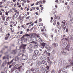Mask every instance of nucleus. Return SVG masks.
<instances>
[{
    "instance_id": "e2e57ef3",
    "label": "nucleus",
    "mask_w": 73,
    "mask_h": 73,
    "mask_svg": "<svg viewBox=\"0 0 73 73\" xmlns=\"http://www.w3.org/2000/svg\"><path fill=\"white\" fill-rule=\"evenodd\" d=\"M33 28L32 27L31 29L29 30L30 31H33Z\"/></svg>"
},
{
    "instance_id": "338daca9",
    "label": "nucleus",
    "mask_w": 73,
    "mask_h": 73,
    "mask_svg": "<svg viewBox=\"0 0 73 73\" xmlns=\"http://www.w3.org/2000/svg\"><path fill=\"white\" fill-rule=\"evenodd\" d=\"M15 73H19V71L18 70H16L15 71Z\"/></svg>"
},
{
    "instance_id": "cd10ccee",
    "label": "nucleus",
    "mask_w": 73,
    "mask_h": 73,
    "mask_svg": "<svg viewBox=\"0 0 73 73\" xmlns=\"http://www.w3.org/2000/svg\"><path fill=\"white\" fill-rule=\"evenodd\" d=\"M24 36H25L23 35L21 38V40L22 41H23V40H24Z\"/></svg>"
},
{
    "instance_id": "ddd939ff",
    "label": "nucleus",
    "mask_w": 73,
    "mask_h": 73,
    "mask_svg": "<svg viewBox=\"0 0 73 73\" xmlns=\"http://www.w3.org/2000/svg\"><path fill=\"white\" fill-rule=\"evenodd\" d=\"M62 53L63 54H64L65 56H66L68 54V52H64L63 51H62Z\"/></svg>"
},
{
    "instance_id": "de8ad7c7",
    "label": "nucleus",
    "mask_w": 73,
    "mask_h": 73,
    "mask_svg": "<svg viewBox=\"0 0 73 73\" xmlns=\"http://www.w3.org/2000/svg\"><path fill=\"white\" fill-rule=\"evenodd\" d=\"M62 70L63 72H65V69L64 68H62Z\"/></svg>"
},
{
    "instance_id": "5701e85b",
    "label": "nucleus",
    "mask_w": 73,
    "mask_h": 73,
    "mask_svg": "<svg viewBox=\"0 0 73 73\" xmlns=\"http://www.w3.org/2000/svg\"><path fill=\"white\" fill-rule=\"evenodd\" d=\"M24 36H26V37H31V34H28L24 35Z\"/></svg>"
},
{
    "instance_id": "412c9836",
    "label": "nucleus",
    "mask_w": 73,
    "mask_h": 73,
    "mask_svg": "<svg viewBox=\"0 0 73 73\" xmlns=\"http://www.w3.org/2000/svg\"><path fill=\"white\" fill-rule=\"evenodd\" d=\"M53 46H55V47H56V46L58 45V44L57 43H54L52 44Z\"/></svg>"
},
{
    "instance_id": "13d9d810",
    "label": "nucleus",
    "mask_w": 73,
    "mask_h": 73,
    "mask_svg": "<svg viewBox=\"0 0 73 73\" xmlns=\"http://www.w3.org/2000/svg\"><path fill=\"white\" fill-rule=\"evenodd\" d=\"M31 27H32V25H29V28H31Z\"/></svg>"
},
{
    "instance_id": "8fccbe9b",
    "label": "nucleus",
    "mask_w": 73,
    "mask_h": 73,
    "mask_svg": "<svg viewBox=\"0 0 73 73\" xmlns=\"http://www.w3.org/2000/svg\"><path fill=\"white\" fill-rule=\"evenodd\" d=\"M30 18V16H28L26 18L27 20H29V19Z\"/></svg>"
},
{
    "instance_id": "a878e982",
    "label": "nucleus",
    "mask_w": 73,
    "mask_h": 73,
    "mask_svg": "<svg viewBox=\"0 0 73 73\" xmlns=\"http://www.w3.org/2000/svg\"><path fill=\"white\" fill-rule=\"evenodd\" d=\"M40 62L41 64H44L45 63V61L44 60H43L40 61Z\"/></svg>"
},
{
    "instance_id": "09e8293b",
    "label": "nucleus",
    "mask_w": 73,
    "mask_h": 73,
    "mask_svg": "<svg viewBox=\"0 0 73 73\" xmlns=\"http://www.w3.org/2000/svg\"><path fill=\"white\" fill-rule=\"evenodd\" d=\"M29 64H31V60H30L28 61Z\"/></svg>"
},
{
    "instance_id": "bb28decb",
    "label": "nucleus",
    "mask_w": 73,
    "mask_h": 73,
    "mask_svg": "<svg viewBox=\"0 0 73 73\" xmlns=\"http://www.w3.org/2000/svg\"><path fill=\"white\" fill-rule=\"evenodd\" d=\"M13 59L12 60H11L10 62H9L8 63V65H10V64H11V63L12 62H13Z\"/></svg>"
},
{
    "instance_id": "e433bc0d",
    "label": "nucleus",
    "mask_w": 73,
    "mask_h": 73,
    "mask_svg": "<svg viewBox=\"0 0 73 73\" xmlns=\"http://www.w3.org/2000/svg\"><path fill=\"white\" fill-rule=\"evenodd\" d=\"M11 70L12 72H13V71H14L15 70V68L14 67H13L11 68Z\"/></svg>"
},
{
    "instance_id": "c756f323",
    "label": "nucleus",
    "mask_w": 73,
    "mask_h": 73,
    "mask_svg": "<svg viewBox=\"0 0 73 73\" xmlns=\"http://www.w3.org/2000/svg\"><path fill=\"white\" fill-rule=\"evenodd\" d=\"M68 17L70 18H71V17H72V14H71V13L69 14L68 15Z\"/></svg>"
},
{
    "instance_id": "dca6fc26",
    "label": "nucleus",
    "mask_w": 73,
    "mask_h": 73,
    "mask_svg": "<svg viewBox=\"0 0 73 73\" xmlns=\"http://www.w3.org/2000/svg\"><path fill=\"white\" fill-rule=\"evenodd\" d=\"M38 41L40 42H44V41L42 40L41 38H39L38 39Z\"/></svg>"
},
{
    "instance_id": "58836bf2",
    "label": "nucleus",
    "mask_w": 73,
    "mask_h": 73,
    "mask_svg": "<svg viewBox=\"0 0 73 73\" xmlns=\"http://www.w3.org/2000/svg\"><path fill=\"white\" fill-rule=\"evenodd\" d=\"M5 15H6V16H7L8 15V12L7 11H6L5 13Z\"/></svg>"
},
{
    "instance_id": "4d7b16f0",
    "label": "nucleus",
    "mask_w": 73,
    "mask_h": 73,
    "mask_svg": "<svg viewBox=\"0 0 73 73\" xmlns=\"http://www.w3.org/2000/svg\"><path fill=\"white\" fill-rule=\"evenodd\" d=\"M3 29V27H1L0 29V32H2V29Z\"/></svg>"
},
{
    "instance_id": "20e7f679",
    "label": "nucleus",
    "mask_w": 73,
    "mask_h": 73,
    "mask_svg": "<svg viewBox=\"0 0 73 73\" xmlns=\"http://www.w3.org/2000/svg\"><path fill=\"white\" fill-rule=\"evenodd\" d=\"M21 54L22 55V59L23 60H27L28 59V56H27V55H24L23 54Z\"/></svg>"
},
{
    "instance_id": "9b49d317",
    "label": "nucleus",
    "mask_w": 73,
    "mask_h": 73,
    "mask_svg": "<svg viewBox=\"0 0 73 73\" xmlns=\"http://www.w3.org/2000/svg\"><path fill=\"white\" fill-rule=\"evenodd\" d=\"M36 34L35 33H33L32 34H30V36L31 38H32V37H35V36H36Z\"/></svg>"
},
{
    "instance_id": "4be33fe9",
    "label": "nucleus",
    "mask_w": 73,
    "mask_h": 73,
    "mask_svg": "<svg viewBox=\"0 0 73 73\" xmlns=\"http://www.w3.org/2000/svg\"><path fill=\"white\" fill-rule=\"evenodd\" d=\"M39 50L40 51V52L42 53H43V52H44V50L43 49H39Z\"/></svg>"
},
{
    "instance_id": "393cba45",
    "label": "nucleus",
    "mask_w": 73,
    "mask_h": 73,
    "mask_svg": "<svg viewBox=\"0 0 73 73\" xmlns=\"http://www.w3.org/2000/svg\"><path fill=\"white\" fill-rule=\"evenodd\" d=\"M11 19V17H8L6 19V21H8V20H9V19L10 20Z\"/></svg>"
},
{
    "instance_id": "f03ea898",
    "label": "nucleus",
    "mask_w": 73,
    "mask_h": 73,
    "mask_svg": "<svg viewBox=\"0 0 73 73\" xmlns=\"http://www.w3.org/2000/svg\"><path fill=\"white\" fill-rule=\"evenodd\" d=\"M68 62L70 64V65L67 66L65 67V69H68L70 68L71 67V66H72L73 64V62L71 60V59H69L68 60Z\"/></svg>"
},
{
    "instance_id": "0e129e2a",
    "label": "nucleus",
    "mask_w": 73,
    "mask_h": 73,
    "mask_svg": "<svg viewBox=\"0 0 73 73\" xmlns=\"http://www.w3.org/2000/svg\"><path fill=\"white\" fill-rule=\"evenodd\" d=\"M27 73H30V71L29 70H28L27 71Z\"/></svg>"
},
{
    "instance_id": "6ab92c4d",
    "label": "nucleus",
    "mask_w": 73,
    "mask_h": 73,
    "mask_svg": "<svg viewBox=\"0 0 73 73\" xmlns=\"http://www.w3.org/2000/svg\"><path fill=\"white\" fill-rule=\"evenodd\" d=\"M67 63H66V62L65 60H64L63 62V64L64 65H66Z\"/></svg>"
},
{
    "instance_id": "c85d7f7f",
    "label": "nucleus",
    "mask_w": 73,
    "mask_h": 73,
    "mask_svg": "<svg viewBox=\"0 0 73 73\" xmlns=\"http://www.w3.org/2000/svg\"><path fill=\"white\" fill-rule=\"evenodd\" d=\"M37 48H38V46L35 45L34 46V49H37Z\"/></svg>"
},
{
    "instance_id": "3c124183",
    "label": "nucleus",
    "mask_w": 73,
    "mask_h": 73,
    "mask_svg": "<svg viewBox=\"0 0 73 73\" xmlns=\"http://www.w3.org/2000/svg\"><path fill=\"white\" fill-rule=\"evenodd\" d=\"M71 26L72 27H73V22H72L71 23Z\"/></svg>"
},
{
    "instance_id": "a211bd4d",
    "label": "nucleus",
    "mask_w": 73,
    "mask_h": 73,
    "mask_svg": "<svg viewBox=\"0 0 73 73\" xmlns=\"http://www.w3.org/2000/svg\"><path fill=\"white\" fill-rule=\"evenodd\" d=\"M3 60H4V59H7V60H9V58L6 57V56H4L3 57Z\"/></svg>"
},
{
    "instance_id": "0eeeda50",
    "label": "nucleus",
    "mask_w": 73,
    "mask_h": 73,
    "mask_svg": "<svg viewBox=\"0 0 73 73\" xmlns=\"http://www.w3.org/2000/svg\"><path fill=\"white\" fill-rule=\"evenodd\" d=\"M44 59L45 60H46L47 59V62H49V61H50V58H49V57H48V56H46L45 57H44Z\"/></svg>"
},
{
    "instance_id": "6e6552de",
    "label": "nucleus",
    "mask_w": 73,
    "mask_h": 73,
    "mask_svg": "<svg viewBox=\"0 0 73 73\" xmlns=\"http://www.w3.org/2000/svg\"><path fill=\"white\" fill-rule=\"evenodd\" d=\"M66 44H67V42L65 43V42L63 41H62V45L63 46H66Z\"/></svg>"
},
{
    "instance_id": "1a4fd4ad",
    "label": "nucleus",
    "mask_w": 73,
    "mask_h": 73,
    "mask_svg": "<svg viewBox=\"0 0 73 73\" xmlns=\"http://www.w3.org/2000/svg\"><path fill=\"white\" fill-rule=\"evenodd\" d=\"M17 52V50H14L12 51V52L11 53L12 54H15Z\"/></svg>"
},
{
    "instance_id": "bf43d9fd",
    "label": "nucleus",
    "mask_w": 73,
    "mask_h": 73,
    "mask_svg": "<svg viewBox=\"0 0 73 73\" xmlns=\"http://www.w3.org/2000/svg\"><path fill=\"white\" fill-rule=\"evenodd\" d=\"M4 17V15H2L1 16V17L2 18V19H3V17Z\"/></svg>"
},
{
    "instance_id": "37998d69",
    "label": "nucleus",
    "mask_w": 73,
    "mask_h": 73,
    "mask_svg": "<svg viewBox=\"0 0 73 73\" xmlns=\"http://www.w3.org/2000/svg\"><path fill=\"white\" fill-rule=\"evenodd\" d=\"M8 37H9V36L6 37L5 38V40H8Z\"/></svg>"
},
{
    "instance_id": "4468645a",
    "label": "nucleus",
    "mask_w": 73,
    "mask_h": 73,
    "mask_svg": "<svg viewBox=\"0 0 73 73\" xmlns=\"http://www.w3.org/2000/svg\"><path fill=\"white\" fill-rule=\"evenodd\" d=\"M41 62H38L36 63V66L38 67L40 66L41 65Z\"/></svg>"
},
{
    "instance_id": "c9c22d12",
    "label": "nucleus",
    "mask_w": 73,
    "mask_h": 73,
    "mask_svg": "<svg viewBox=\"0 0 73 73\" xmlns=\"http://www.w3.org/2000/svg\"><path fill=\"white\" fill-rule=\"evenodd\" d=\"M4 24L5 25H8V23L7 22H4Z\"/></svg>"
},
{
    "instance_id": "423d86ee",
    "label": "nucleus",
    "mask_w": 73,
    "mask_h": 73,
    "mask_svg": "<svg viewBox=\"0 0 73 73\" xmlns=\"http://www.w3.org/2000/svg\"><path fill=\"white\" fill-rule=\"evenodd\" d=\"M38 58V55H34L33 56L32 58L33 60H37Z\"/></svg>"
},
{
    "instance_id": "7ed1b4c3",
    "label": "nucleus",
    "mask_w": 73,
    "mask_h": 73,
    "mask_svg": "<svg viewBox=\"0 0 73 73\" xmlns=\"http://www.w3.org/2000/svg\"><path fill=\"white\" fill-rule=\"evenodd\" d=\"M27 46V44H22L21 45L20 48V49H23L22 50L23 52V53H25V47Z\"/></svg>"
},
{
    "instance_id": "ea45409f",
    "label": "nucleus",
    "mask_w": 73,
    "mask_h": 73,
    "mask_svg": "<svg viewBox=\"0 0 73 73\" xmlns=\"http://www.w3.org/2000/svg\"><path fill=\"white\" fill-rule=\"evenodd\" d=\"M57 27L59 29H60V28H61V27L59 25L57 26Z\"/></svg>"
},
{
    "instance_id": "f257e3e1",
    "label": "nucleus",
    "mask_w": 73,
    "mask_h": 73,
    "mask_svg": "<svg viewBox=\"0 0 73 73\" xmlns=\"http://www.w3.org/2000/svg\"><path fill=\"white\" fill-rule=\"evenodd\" d=\"M49 68V67L48 66H47L45 68H44V67L42 66H41L40 67V70L44 72V73H46Z\"/></svg>"
},
{
    "instance_id": "72a5a7b5",
    "label": "nucleus",
    "mask_w": 73,
    "mask_h": 73,
    "mask_svg": "<svg viewBox=\"0 0 73 73\" xmlns=\"http://www.w3.org/2000/svg\"><path fill=\"white\" fill-rule=\"evenodd\" d=\"M43 24L42 23H40L39 24V26H43Z\"/></svg>"
},
{
    "instance_id": "7c9ffc66",
    "label": "nucleus",
    "mask_w": 73,
    "mask_h": 73,
    "mask_svg": "<svg viewBox=\"0 0 73 73\" xmlns=\"http://www.w3.org/2000/svg\"><path fill=\"white\" fill-rule=\"evenodd\" d=\"M19 65H20V64H16L15 66V68H17V67L19 66Z\"/></svg>"
},
{
    "instance_id": "39448f33",
    "label": "nucleus",
    "mask_w": 73,
    "mask_h": 73,
    "mask_svg": "<svg viewBox=\"0 0 73 73\" xmlns=\"http://www.w3.org/2000/svg\"><path fill=\"white\" fill-rule=\"evenodd\" d=\"M46 45V43L44 42L40 43V46L42 49H43L45 47V45Z\"/></svg>"
},
{
    "instance_id": "49530a36",
    "label": "nucleus",
    "mask_w": 73,
    "mask_h": 73,
    "mask_svg": "<svg viewBox=\"0 0 73 73\" xmlns=\"http://www.w3.org/2000/svg\"><path fill=\"white\" fill-rule=\"evenodd\" d=\"M47 53L48 52H46V50H45V51L44 52V54H47Z\"/></svg>"
},
{
    "instance_id": "864d4df0",
    "label": "nucleus",
    "mask_w": 73,
    "mask_h": 73,
    "mask_svg": "<svg viewBox=\"0 0 73 73\" xmlns=\"http://www.w3.org/2000/svg\"><path fill=\"white\" fill-rule=\"evenodd\" d=\"M70 20L71 21H73V17H72Z\"/></svg>"
},
{
    "instance_id": "680f3d73",
    "label": "nucleus",
    "mask_w": 73,
    "mask_h": 73,
    "mask_svg": "<svg viewBox=\"0 0 73 73\" xmlns=\"http://www.w3.org/2000/svg\"><path fill=\"white\" fill-rule=\"evenodd\" d=\"M67 8L68 9H70V7H69V6L68 5L67 6Z\"/></svg>"
},
{
    "instance_id": "69168bd1",
    "label": "nucleus",
    "mask_w": 73,
    "mask_h": 73,
    "mask_svg": "<svg viewBox=\"0 0 73 73\" xmlns=\"http://www.w3.org/2000/svg\"><path fill=\"white\" fill-rule=\"evenodd\" d=\"M2 19H3V21H5V17H4L2 18Z\"/></svg>"
},
{
    "instance_id": "79ce46f5",
    "label": "nucleus",
    "mask_w": 73,
    "mask_h": 73,
    "mask_svg": "<svg viewBox=\"0 0 73 73\" xmlns=\"http://www.w3.org/2000/svg\"><path fill=\"white\" fill-rule=\"evenodd\" d=\"M55 71L54 69H53L51 71V73H54Z\"/></svg>"
},
{
    "instance_id": "f3484780",
    "label": "nucleus",
    "mask_w": 73,
    "mask_h": 73,
    "mask_svg": "<svg viewBox=\"0 0 73 73\" xmlns=\"http://www.w3.org/2000/svg\"><path fill=\"white\" fill-rule=\"evenodd\" d=\"M38 51L37 50H35L34 53L35 54H37L38 53Z\"/></svg>"
},
{
    "instance_id": "052dcab7",
    "label": "nucleus",
    "mask_w": 73,
    "mask_h": 73,
    "mask_svg": "<svg viewBox=\"0 0 73 73\" xmlns=\"http://www.w3.org/2000/svg\"><path fill=\"white\" fill-rule=\"evenodd\" d=\"M32 8L33 10L35 9H36V7H32Z\"/></svg>"
},
{
    "instance_id": "c03bdc74",
    "label": "nucleus",
    "mask_w": 73,
    "mask_h": 73,
    "mask_svg": "<svg viewBox=\"0 0 73 73\" xmlns=\"http://www.w3.org/2000/svg\"><path fill=\"white\" fill-rule=\"evenodd\" d=\"M24 40L25 41L24 42H25V41H26V42H27V41H28V39H27V38H25Z\"/></svg>"
},
{
    "instance_id": "aec40b11",
    "label": "nucleus",
    "mask_w": 73,
    "mask_h": 73,
    "mask_svg": "<svg viewBox=\"0 0 73 73\" xmlns=\"http://www.w3.org/2000/svg\"><path fill=\"white\" fill-rule=\"evenodd\" d=\"M47 62L48 63V65H49V66H50V65H52V61H51L49 62Z\"/></svg>"
},
{
    "instance_id": "774afa93",
    "label": "nucleus",
    "mask_w": 73,
    "mask_h": 73,
    "mask_svg": "<svg viewBox=\"0 0 73 73\" xmlns=\"http://www.w3.org/2000/svg\"><path fill=\"white\" fill-rule=\"evenodd\" d=\"M70 4L71 5H73V2H72V1H71Z\"/></svg>"
},
{
    "instance_id": "473e14b6",
    "label": "nucleus",
    "mask_w": 73,
    "mask_h": 73,
    "mask_svg": "<svg viewBox=\"0 0 73 73\" xmlns=\"http://www.w3.org/2000/svg\"><path fill=\"white\" fill-rule=\"evenodd\" d=\"M51 50V48L50 47H49V48H48L47 49V50L48 51V52H50V51Z\"/></svg>"
},
{
    "instance_id": "f8f14e48",
    "label": "nucleus",
    "mask_w": 73,
    "mask_h": 73,
    "mask_svg": "<svg viewBox=\"0 0 73 73\" xmlns=\"http://www.w3.org/2000/svg\"><path fill=\"white\" fill-rule=\"evenodd\" d=\"M70 46V44L68 43V44L67 45L66 47V49H67L69 51V46Z\"/></svg>"
},
{
    "instance_id": "2f4dec72",
    "label": "nucleus",
    "mask_w": 73,
    "mask_h": 73,
    "mask_svg": "<svg viewBox=\"0 0 73 73\" xmlns=\"http://www.w3.org/2000/svg\"><path fill=\"white\" fill-rule=\"evenodd\" d=\"M56 19H57L58 20H60V17H58V16H57L56 17Z\"/></svg>"
},
{
    "instance_id": "f704fd0d",
    "label": "nucleus",
    "mask_w": 73,
    "mask_h": 73,
    "mask_svg": "<svg viewBox=\"0 0 73 73\" xmlns=\"http://www.w3.org/2000/svg\"><path fill=\"white\" fill-rule=\"evenodd\" d=\"M17 13L18 15H19V12H17L15 13L14 15L15 16H16V14H17Z\"/></svg>"
},
{
    "instance_id": "a19ab883",
    "label": "nucleus",
    "mask_w": 73,
    "mask_h": 73,
    "mask_svg": "<svg viewBox=\"0 0 73 73\" xmlns=\"http://www.w3.org/2000/svg\"><path fill=\"white\" fill-rule=\"evenodd\" d=\"M46 54L49 56H50V53L49 52H47Z\"/></svg>"
},
{
    "instance_id": "603ef678",
    "label": "nucleus",
    "mask_w": 73,
    "mask_h": 73,
    "mask_svg": "<svg viewBox=\"0 0 73 73\" xmlns=\"http://www.w3.org/2000/svg\"><path fill=\"white\" fill-rule=\"evenodd\" d=\"M42 35H43V36H46V34L44 33H42Z\"/></svg>"
},
{
    "instance_id": "9d476101",
    "label": "nucleus",
    "mask_w": 73,
    "mask_h": 73,
    "mask_svg": "<svg viewBox=\"0 0 73 73\" xmlns=\"http://www.w3.org/2000/svg\"><path fill=\"white\" fill-rule=\"evenodd\" d=\"M33 47V46L32 44H30L28 45L27 46V49H30L31 48H32Z\"/></svg>"
},
{
    "instance_id": "5fc2aeb1",
    "label": "nucleus",
    "mask_w": 73,
    "mask_h": 73,
    "mask_svg": "<svg viewBox=\"0 0 73 73\" xmlns=\"http://www.w3.org/2000/svg\"><path fill=\"white\" fill-rule=\"evenodd\" d=\"M39 3V2L37 1V2L36 3V5H37L38 4V3Z\"/></svg>"
},
{
    "instance_id": "2eb2a0df",
    "label": "nucleus",
    "mask_w": 73,
    "mask_h": 73,
    "mask_svg": "<svg viewBox=\"0 0 73 73\" xmlns=\"http://www.w3.org/2000/svg\"><path fill=\"white\" fill-rule=\"evenodd\" d=\"M62 41H64L65 42H66L68 41V39L65 38H63L61 40Z\"/></svg>"
},
{
    "instance_id": "a18cd8bd",
    "label": "nucleus",
    "mask_w": 73,
    "mask_h": 73,
    "mask_svg": "<svg viewBox=\"0 0 73 73\" xmlns=\"http://www.w3.org/2000/svg\"><path fill=\"white\" fill-rule=\"evenodd\" d=\"M36 42H35V41H33L30 42L31 44L33 43V44H35Z\"/></svg>"
},
{
    "instance_id": "6e6d98bb",
    "label": "nucleus",
    "mask_w": 73,
    "mask_h": 73,
    "mask_svg": "<svg viewBox=\"0 0 73 73\" xmlns=\"http://www.w3.org/2000/svg\"><path fill=\"white\" fill-rule=\"evenodd\" d=\"M12 12V11H8V13H11Z\"/></svg>"
},
{
    "instance_id": "4c0bfd02",
    "label": "nucleus",
    "mask_w": 73,
    "mask_h": 73,
    "mask_svg": "<svg viewBox=\"0 0 73 73\" xmlns=\"http://www.w3.org/2000/svg\"><path fill=\"white\" fill-rule=\"evenodd\" d=\"M35 45H36V46H38V43H37V42H35Z\"/></svg>"
},
{
    "instance_id": "b1692460",
    "label": "nucleus",
    "mask_w": 73,
    "mask_h": 73,
    "mask_svg": "<svg viewBox=\"0 0 73 73\" xmlns=\"http://www.w3.org/2000/svg\"><path fill=\"white\" fill-rule=\"evenodd\" d=\"M19 60V57H17L15 58V61H18Z\"/></svg>"
}]
</instances>
